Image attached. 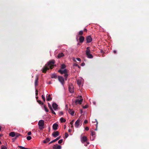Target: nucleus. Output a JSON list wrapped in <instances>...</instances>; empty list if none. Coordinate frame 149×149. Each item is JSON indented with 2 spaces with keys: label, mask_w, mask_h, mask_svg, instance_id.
<instances>
[{
  "label": "nucleus",
  "mask_w": 149,
  "mask_h": 149,
  "mask_svg": "<svg viewBox=\"0 0 149 149\" xmlns=\"http://www.w3.org/2000/svg\"><path fill=\"white\" fill-rule=\"evenodd\" d=\"M37 101L39 103V104H41L42 105H44V104L40 100H37Z\"/></svg>",
  "instance_id": "nucleus-28"
},
{
  "label": "nucleus",
  "mask_w": 149,
  "mask_h": 149,
  "mask_svg": "<svg viewBox=\"0 0 149 149\" xmlns=\"http://www.w3.org/2000/svg\"><path fill=\"white\" fill-rule=\"evenodd\" d=\"M38 79L36 78L35 80V86L37 85L38 84Z\"/></svg>",
  "instance_id": "nucleus-30"
},
{
  "label": "nucleus",
  "mask_w": 149,
  "mask_h": 149,
  "mask_svg": "<svg viewBox=\"0 0 149 149\" xmlns=\"http://www.w3.org/2000/svg\"><path fill=\"white\" fill-rule=\"evenodd\" d=\"M69 90L70 93H73L74 92V90L72 86H69Z\"/></svg>",
  "instance_id": "nucleus-15"
},
{
  "label": "nucleus",
  "mask_w": 149,
  "mask_h": 149,
  "mask_svg": "<svg viewBox=\"0 0 149 149\" xmlns=\"http://www.w3.org/2000/svg\"><path fill=\"white\" fill-rule=\"evenodd\" d=\"M85 65V64L84 62L81 63V66H84Z\"/></svg>",
  "instance_id": "nucleus-52"
},
{
  "label": "nucleus",
  "mask_w": 149,
  "mask_h": 149,
  "mask_svg": "<svg viewBox=\"0 0 149 149\" xmlns=\"http://www.w3.org/2000/svg\"><path fill=\"white\" fill-rule=\"evenodd\" d=\"M43 107H44V110L45 111L47 112H48L49 111V110L47 109V107H46V106H45V105L44 104V105H43Z\"/></svg>",
  "instance_id": "nucleus-25"
},
{
  "label": "nucleus",
  "mask_w": 149,
  "mask_h": 149,
  "mask_svg": "<svg viewBox=\"0 0 149 149\" xmlns=\"http://www.w3.org/2000/svg\"><path fill=\"white\" fill-rule=\"evenodd\" d=\"M113 52L114 54H115L116 53V50H113Z\"/></svg>",
  "instance_id": "nucleus-56"
},
{
  "label": "nucleus",
  "mask_w": 149,
  "mask_h": 149,
  "mask_svg": "<svg viewBox=\"0 0 149 149\" xmlns=\"http://www.w3.org/2000/svg\"><path fill=\"white\" fill-rule=\"evenodd\" d=\"M51 77L52 78L56 79L57 77V75L55 73L52 74L51 75Z\"/></svg>",
  "instance_id": "nucleus-21"
},
{
  "label": "nucleus",
  "mask_w": 149,
  "mask_h": 149,
  "mask_svg": "<svg viewBox=\"0 0 149 149\" xmlns=\"http://www.w3.org/2000/svg\"><path fill=\"white\" fill-rule=\"evenodd\" d=\"M65 67H66V66L65 65H64V64H62L61 65V68L60 69H65Z\"/></svg>",
  "instance_id": "nucleus-26"
},
{
  "label": "nucleus",
  "mask_w": 149,
  "mask_h": 149,
  "mask_svg": "<svg viewBox=\"0 0 149 149\" xmlns=\"http://www.w3.org/2000/svg\"><path fill=\"white\" fill-rule=\"evenodd\" d=\"M56 141V139H54L52 141H50L49 143V144H50L51 143H53V142H54L55 141Z\"/></svg>",
  "instance_id": "nucleus-32"
},
{
  "label": "nucleus",
  "mask_w": 149,
  "mask_h": 149,
  "mask_svg": "<svg viewBox=\"0 0 149 149\" xmlns=\"http://www.w3.org/2000/svg\"><path fill=\"white\" fill-rule=\"evenodd\" d=\"M58 80L61 83L63 86V84L64 83V80L63 77L61 76H58Z\"/></svg>",
  "instance_id": "nucleus-3"
},
{
  "label": "nucleus",
  "mask_w": 149,
  "mask_h": 149,
  "mask_svg": "<svg viewBox=\"0 0 149 149\" xmlns=\"http://www.w3.org/2000/svg\"><path fill=\"white\" fill-rule=\"evenodd\" d=\"M59 132L58 131H56L54 132L52 134V136L54 137H56L59 135Z\"/></svg>",
  "instance_id": "nucleus-9"
},
{
  "label": "nucleus",
  "mask_w": 149,
  "mask_h": 149,
  "mask_svg": "<svg viewBox=\"0 0 149 149\" xmlns=\"http://www.w3.org/2000/svg\"><path fill=\"white\" fill-rule=\"evenodd\" d=\"M51 82L50 81L49 82V84H51Z\"/></svg>",
  "instance_id": "nucleus-63"
},
{
  "label": "nucleus",
  "mask_w": 149,
  "mask_h": 149,
  "mask_svg": "<svg viewBox=\"0 0 149 149\" xmlns=\"http://www.w3.org/2000/svg\"><path fill=\"white\" fill-rule=\"evenodd\" d=\"M26 139L28 140H30L31 139V136H27L26 137Z\"/></svg>",
  "instance_id": "nucleus-34"
},
{
  "label": "nucleus",
  "mask_w": 149,
  "mask_h": 149,
  "mask_svg": "<svg viewBox=\"0 0 149 149\" xmlns=\"http://www.w3.org/2000/svg\"><path fill=\"white\" fill-rule=\"evenodd\" d=\"M86 40L87 43H90L92 41V38L90 36L86 37Z\"/></svg>",
  "instance_id": "nucleus-12"
},
{
  "label": "nucleus",
  "mask_w": 149,
  "mask_h": 149,
  "mask_svg": "<svg viewBox=\"0 0 149 149\" xmlns=\"http://www.w3.org/2000/svg\"><path fill=\"white\" fill-rule=\"evenodd\" d=\"M89 48H90V47H87L86 48V52H87V51H89V52H90V50L89 49Z\"/></svg>",
  "instance_id": "nucleus-43"
},
{
  "label": "nucleus",
  "mask_w": 149,
  "mask_h": 149,
  "mask_svg": "<svg viewBox=\"0 0 149 149\" xmlns=\"http://www.w3.org/2000/svg\"><path fill=\"white\" fill-rule=\"evenodd\" d=\"M85 130H86V131H88L89 130V128L87 127H85Z\"/></svg>",
  "instance_id": "nucleus-49"
},
{
  "label": "nucleus",
  "mask_w": 149,
  "mask_h": 149,
  "mask_svg": "<svg viewBox=\"0 0 149 149\" xmlns=\"http://www.w3.org/2000/svg\"><path fill=\"white\" fill-rule=\"evenodd\" d=\"M88 144L86 143H84V146H88Z\"/></svg>",
  "instance_id": "nucleus-58"
},
{
  "label": "nucleus",
  "mask_w": 149,
  "mask_h": 149,
  "mask_svg": "<svg viewBox=\"0 0 149 149\" xmlns=\"http://www.w3.org/2000/svg\"><path fill=\"white\" fill-rule=\"evenodd\" d=\"M76 59L79 61H81V59L79 58H77Z\"/></svg>",
  "instance_id": "nucleus-47"
},
{
  "label": "nucleus",
  "mask_w": 149,
  "mask_h": 149,
  "mask_svg": "<svg viewBox=\"0 0 149 149\" xmlns=\"http://www.w3.org/2000/svg\"><path fill=\"white\" fill-rule=\"evenodd\" d=\"M64 74V77L65 78V80H66L67 79V77L68 76V74H67V73H66Z\"/></svg>",
  "instance_id": "nucleus-27"
},
{
  "label": "nucleus",
  "mask_w": 149,
  "mask_h": 149,
  "mask_svg": "<svg viewBox=\"0 0 149 149\" xmlns=\"http://www.w3.org/2000/svg\"><path fill=\"white\" fill-rule=\"evenodd\" d=\"M73 66L75 67H77L79 68H80V66L77 63H74L73 65Z\"/></svg>",
  "instance_id": "nucleus-31"
},
{
  "label": "nucleus",
  "mask_w": 149,
  "mask_h": 149,
  "mask_svg": "<svg viewBox=\"0 0 149 149\" xmlns=\"http://www.w3.org/2000/svg\"><path fill=\"white\" fill-rule=\"evenodd\" d=\"M73 60L74 61H76V60H75V59L74 58V59H73Z\"/></svg>",
  "instance_id": "nucleus-62"
},
{
  "label": "nucleus",
  "mask_w": 149,
  "mask_h": 149,
  "mask_svg": "<svg viewBox=\"0 0 149 149\" xmlns=\"http://www.w3.org/2000/svg\"><path fill=\"white\" fill-rule=\"evenodd\" d=\"M52 107L55 110H57L58 109V105L55 103H53L52 104Z\"/></svg>",
  "instance_id": "nucleus-13"
},
{
  "label": "nucleus",
  "mask_w": 149,
  "mask_h": 149,
  "mask_svg": "<svg viewBox=\"0 0 149 149\" xmlns=\"http://www.w3.org/2000/svg\"><path fill=\"white\" fill-rule=\"evenodd\" d=\"M88 121L87 120H84V123L86 124L88 123Z\"/></svg>",
  "instance_id": "nucleus-48"
},
{
  "label": "nucleus",
  "mask_w": 149,
  "mask_h": 149,
  "mask_svg": "<svg viewBox=\"0 0 149 149\" xmlns=\"http://www.w3.org/2000/svg\"><path fill=\"white\" fill-rule=\"evenodd\" d=\"M95 121L96 122V128L95 129V130L96 131L97 130V126L98 122H97L96 119H95Z\"/></svg>",
  "instance_id": "nucleus-39"
},
{
  "label": "nucleus",
  "mask_w": 149,
  "mask_h": 149,
  "mask_svg": "<svg viewBox=\"0 0 149 149\" xmlns=\"http://www.w3.org/2000/svg\"><path fill=\"white\" fill-rule=\"evenodd\" d=\"M84 30L85 31H87V29H84Z\"/></svg>",
  "instance_id": "nucleus-61"
},
{
  "label": "nucleus",
  "mask_w": 149,
  "mask_h": 149,
  "mask_svg": "<svg viewBox=\"0 0 149 149\" xmlns=\"http://www.w3.org/2000/svg\"><path fill=\"white\" fill-rule=\"evenodd\" d=\"M93 103L94 104H96V102H93Z\"/></svg>",
  "instance_id": "nucleus-59"
},
{
  "label": "nucleus",
  "mask_w": 149,
  "mask_h": 149,
  "mask_svg": "<svg viewBox=\"0 0 149 149\" xmlns=\"http://www.w3.org/2000/svg\"><path fill=\"white\" fill-rule=\"evenodd\" d=\"M58 72L61 74L67 73V71L66 69H59L58 70Z\"/></svg>",
  "instance_id": "nucleus-7"
},
{
  "label": "nucleus",
  "mask_w": 149,
  "mask_h": 149,
  "mask_svg": "<svg viewBox=\"0 0 149 149\" xmlns=\"http://www.w3.org/2000/svg\"><path fill=\"white\" fill-rule=\"evenodd\" d=\"M50 140V139L49 138H47L45 140H44L43 141V142L44 143H46L47 142H48Z\"/></svg>",
  "instance_id": "nucleus-20"
},
{
  "label": "nucleus",
  "mask_w": 149,
  "mask_h": 149,
  "mask_svg": "<svg viewBox=\"0 0 149 149\" xmlns=\"http://www.w3.org/2000/svg\"><path fill=\"white\" fill-rule=\"evenodd\" d=\"M1 127L0 126V131H1Z\"/></svg>",
  "instance_id": "nucleus-64"
},
{
  "label": "nucleus",
  "mask_w": 149,
  "mask_h": 149,
  "mask_svg": "<svg viewBox=\"0 0 149 149\" xmlns=\"http://www.w3.org/2000/svg\"><path fill=\"white\" fill-rule=\"evenodd\" d=\"M31 134V132H29L28 133V134L29 135H30Z\"/></svg>",
  "instance_id": "nucleus-53"
},
{
  "label": "nucleus",
  "mask_w": 149,
  "mask_h": 149,
  "mask_svg": "<svg viewBox=\"0 0 149 149\" xmlns=\"http://www.w3.org/2000/svg\"><path fill=\"white\" fill-rule=\"evenodd\" d=\"M83 101V99L81 98L80 100L76 99L74 102L76 104H81Z\"/></svg>",
  "instance_id": "nucleus-8"
},
{
  "label": "nucleus",
  "mask_w": 149,
  "mask_h": 149,
  "mask_svg": "<svg viewBox=\"0 0 149 149\" xmlns=\"http://www.w3.org/2000/svg\"><path fill=\"white\" fill-rule=\"evenodd\" d=\"M48 106H49V109L51 110H52V108L51 105H50V103H48Z\"/></svg>",
  "instance_id": "nucleus-35"
},
{
  "label": "nucleus",
  "mask_w": 149,
  "mask_h": 149,
  "mask_svg": "<svg viewBox=\"0 0 149 149\" xmlns=\"http://www.w3.org/2000/svg\"><path fill=\"white\" fill-rule=\"evenodd\" d=\"M42 98L43 99V101H45V98L44 96L43 95H42Z\"/></svg>",
  "instance_id": "nucleus-41"
},
{
  "label": "nucleus",
  "mask_w": 149,
  "mask_h": 149,
  "mask_svg": "<svg viewBox=\"0 0 149 149\" xmlns=\"http://www.w3.org/2000/svg\"><path fill=\"white\" fill-rule=\"evenodd\" d=\"M15 139H16L18 136H20L21 135V134H19L17 133H15Z\"/></svg>",
  "instance_id": "nucleus-24"
},
{
  "label": "nucleus",
  "mask_w": 149,
  "mask_h": 149,
  "mask_svg": "<svg viewBox=\"0 0 149 149\" xmlns=\"http://www.w3.org/2000/svg\"><path fill=\"white\" fill-rule=\"evenodd\" d=\"M87 140V137L85 136H84L81 139V142L82 143H84V142H86Z\"/></svg>",
  "instance_id": "nucleus-10"
},
{
  "label": "nucleus",
  "mask_w": 149,
  "mask_h": 149,
  "mask_svg": "<svg viewBox=\"0 0 149 149\" xmlns=\"http://www.w3.org/2000/svg\"><path fill=\"white\" fill-rule=\"evenodd\" d=\"M55 63V61L54 60H52L49 61L47 64H46L44 68H42V72L45 73L46 71L49 68L51 69L53 68L54 67L53 64Z\"/></svg>",
  "instance_id": "nucleus-1"
},
{
  "label": "nucleus",
  "mask_w": 149,
  "mask_h": 149,
  "mask_svg": "<svg viewBox=\"0 0 149 149\" xmlns=\"http://www.w3.org/2000/svg\"><path fill=\"white\" fill-rule=\"evenodd\" d=\"M61 138V136H58V137H57L55 139L56 140V141H57L58 140V139H59Z\"/></svg>",
  "instance_id": "nucleus-50"
},
{
  "label": "nucleus",
  "mask_w": 149,
  "mask_h": 149,
  "mask_svg": "<svg viewBox=\"0 0 149 149\" xmlns=\"http://www.w3.org/2000/svg\"><path fill=\"white\" fill-rule=\"evenodd\" d=\"M7 147L4 146H2L1 149H6Z\"/></svg>",
  "instance_id": "nucleus-37"
},
{
  "label": "nucleus",
  "mask_w": 149,
  "mask_h": 149,
  "mask_svg": "<svg viewBox=\"0 0 149 149\" xmlns=\"http://www.w3.org/2000/svg\"><path fill=\"white\" fill-rule=\"evenodd\" d=\"M84 37L83 36H80L79 38V42H82L84 40Z\"/></svg>",
  "instance_id": "nucleus-17"
},
{
  "label": "nucleus",
  "mask_w": 149,
  "mask_h": 149,
  "mask_svg": "<svg viewBox=\"0 0 149 149\" xmlns=\"http://www.w3.org/2000/svg\"><path fill=\"white\" fill-rule=\"evenodd\" d=\"M91 135L92 136H93L95 134V132H93V131H91Z\"/></svg>",
  "instance_id": "nucleus-33"
},
{
  "label": "nucleus",
  "mask_w": 149,
  "mask_h": 149,
  "mask_svg": "<svg viewBox=\"0 0 149 149\" xmlns=\"http://www.w3.org/2000/svg\"><path fill=\"white\" fill-rule=\"evenodd\" d=\"M65 110H68V104H66L65 105Z\"/></svg>",
  "instance_id": "nucleus-45"
},
{
  "label": "nucleus",
  "mask_w": 149,
  "mask_h": 149,
  "mask_svg": "<svg viewBox=\"0 0 149 149\" xmlns=\"http://www.w3.org/2000/svg\"><path fill=\"white\" fill-rule=\"evenodd\" d=\"M83 79L82 78H80L79 79L77 80V84L79 86H80L83 83Z\"/></svg>",
  "instance_id": "nucleus-6"
},
{
  "label": "nucleus",
  "mask_w": 149,
  "mask_h": 149,
  "mask_svg": "<svg viewBox=\"0 0 149 149\" xmlns=\"http://www.w3.org/2000/svg\"><path fill=\"white\" fill-rule=\"evenodd\" d=\"M52 99V98L51 97V95H49L47 97V100L48 101H49L51 100Z\"/></svg>",
  "instance_id": "nucleus-23"
},
{
  "label": "nucleus",
  "mask_w": 149,
  "mask_h": 149,
  "mask_svg": "<svg viewBox=\"0 0 149 149\" xmlns=\"http://www.w3.org/2000/svg\"><path fill=\"white\" fill-rule=\"evenodd\" d=\"M64 56V54L63 53H59L58 54V58H60Z\"/></svg>",
  "instance_id": "nucleus-19"
},
{
  "label": "nucleus",
  "mask_w": 149,
  "mask_h": 149,
  "mask_svg": "<svg viewBox=\"0 0 149 149\" xmlns=\"http://www.w3.org/2000/svg\"><path fill=\"white\" fill-rule=\"evenodd\" d=\"M68 112L71 115L73 116L74 113V111L71 109H69Z\"/></svg>",
  "instance_id": "nucleus-16"
},
{
  "label": "nucleus",
  "mask_w": 149,
  "mask_h": 149,
  "mask_svg": "<svg viewBox=\"0 0 149 149\" xmlns=\"http://www.w3.org/2000/svg\"><path fill=\"white\" fill-rule=\"evenodd\" d=\"M74 120H72L71 122L70 123V124L71 125V127H73V121Z\"/></svg>",
  "instance_id": "nucleus-38"
},
{
  "label": "nucleus",
  "mask_w": 149,
  "mask_h": 149,
  "mask_svg": "<svg viewBox=\"0 0 149 149\" xmlns=\"http://www.w3.org/2000/svg\"><path fill=\"white\" fill-rule=\"evenodd\" d=\"M18 147H19L20 148H22L23 149H29V148H25L24 147L22 146H18Z\"/></svg>",
  "instance_id": "nucleus-29"
},
{
  "label": "nucleus",
  "mask_w": 149,
  "mask_h": 149,
  "mask_svg": "<svg viewBox=\"0 0 149 149\" xmlns=\"http://www.w3.org/2000/svg\"><path fill=\"white\" fill-rule=\"evenodd\" d=\"M60 114H61V115H63V112L62 111H61L60 112Z\"/></svg>",
  "instance_id": "nucleus-55"
},
{
  "label": "nucleus",
  "mask_w": 149,
  "mask_h": 149,
  "mask_svg": "<svg viewBox=\"0 0 149 149\" xmlns=\"http://www.w3.org/2000/svg\"><path fill=\"white\" fill-rule=\"evenodd\" d=\"M79 34L80 35H82L83 34V31L81 30L79 31Z\"/></svg>",
  "instance_id": "nucleus-42"
},
{
  "label": "nucleus",
  "mask_w": 149,
  "mask_h": 149,
  "mask_svg": "<svg viewBox=\"0 0 149 149\" xmlns=\"http://www.w3.org/2000/svg\"><path fill=\"white\" fill-rule=\"evenodd\" d=\"M86 54L87 57L89 58H93V56L91 54H90V52L89 51L86 52Z\"/></svg>",
  "instance_id": "nucleus-5"
},
{
  "label": "nucleus",
  "mask_w": 149,
  "mask_h": 149,
  "mask_svg": "<svg viewBox=\"0 0 149 149\" xmlns=\"http://www.w3.org/2000/svg\"><path fill=\"white\" fill-rule=\"evenodd\" d=\"M60 120L61 123L65 122L66 121L65 119L63 117H61L60 118Z\"/></svg>",
  "instance_id": "nucleus-22"
},
{
  "label": "nucleus",
  "mask_w": 149,
  "mask_h": 149,
  "mask_svg": "<svg viewBox=\"0 0 149 149\" xmlns=\"http://www.w3.org/2000/svg\"><path fill=\"white\" fill-rule=\"evenodd\" d=\"M63 141V140L62 139H61L58 141V143H61Z\"/></svg>",
  "instance_id": "nucleus-40"
},
{
  "label": "nucleus",
  "mask_w": 149,
  "mask_h": 149,
  "mask_svg": "<svg viewBox=\"0 0 149 149\" xmlns=\"http://www.w3.org/2000/svg\"><path fill=\"white\" fill-rule=\"evenodd\" d=\"M88 106L87 105H85L83 107V108L84 109H86L88 107Z\"/></svg>",
  "instance_id": "nucleus-51"
},
{
  "label": "nucleus",
  "mask_w": 149,
  "mask_h": 149,
  "mask_svg": "<svg viewBox=\"0 0 149 149\" xmlns=\"http://www.w3.org/2000/svg\"><path fill=\"white\" fill-rule=\"evenodd\" d=\"M71 131H72V130L70 129H69L68 130V131L69 132H71Z\"/></svg>",
  "instance_id": "nucleus-57"
},
{
  "label": "nucleus",
  "mask_w": 149,
  "mask_h": 149,
  "mask_svg": "<svg viewBox=\"0 0 149 149\" xmlns=\"http://www.w3.org/2000/svg\"><path fill=\"white\" fill-rule=\"evenodd\" d=\"M86 143L88 144V145L89 144V142H86Z\"/></svg>",
  "instance_id": "nucleus-60"
},
{
  "label": "nucleus",
  "mask_w": 149,
  "mask_h": 149,
  "mask_svg": "<svg viewBox=\"0 0 149 149\" xmlns=\"http://www.w3.org/2000/svg\"><path fill=\"white\" fill-rule=\"evenodd\" d=\"M68 136V134L67 133H65V138H67Z\"/></svg>",
  "instance_id": "nucleus-36"
},
{
  "label": "nucleus",
  "mask_w": 149,
  "mask_h": 149,
  "mask_svg": "<svg viewBox=\"0 0 149 149\" xmlns=\"http://www.w3.org/2000/svg\"><path fill=\"white\" fill-rule=\"evenodd\" d=\"M58 127V125L56 123H54L52 126L53 129L54 130H56L57 129Z\"/></svg>",
  "instance_id": "nucleus-14"
},
{
  "label": "nucleus",
  "mask_w": 149,
  "mask_h": 149,
  "mask_svg": "<svg viewBox=\"0 0 149 149\" xmlns=\"http://www.w3.org/2000/svg\"><path fill=\"white\" fill-rule=\"evenodd\" d=\"M15 135V133L14 132H10L9 134V136L12 137H14Z\"/></svg>",
  "instance_id": "nucleus-18"
},
{
  "label": "nucleus",
  "mask_w": 149,
  "mask_h": 149,
  "mask_svg": "<svg viewBox=\"0 0 149 149\" xmlns=\"http://www.w3.org/2000/svg\"><path fill=\"white\" fill-rule=\"evenodd\" d=\"M52 110V113L54 115H56V113L53 110V109H52V110Z\"/></svg>",
  "instance_id": "nucleus-46"
},
{
  "label": "nucleus",
  "mask_w": 149,
  "mask_h": 149,
  "mask_svg": "<svg viewBox=\"0 0 149 149\" xmlns=\"http://www.w3.org/2000/svg\"><path fill=\"white\" fill-rule=\"evenodd\" d=\"M38 125L39 127V128L40 130H42L44 128V121L43 120H40L38 122Z\"/></svg>",
  "instance_id": "nucleus-2"
},
{
  "label": "nucleus",
  "mask_w": 149,
  "mask_h": 149,
  "mask_svg": "<svg viewBox=\"0 0 149 149\" xmlns=\"http://www.w3.org/2000/svg\"><path fill=\"white\" fill-rule=\"evenodd\" d=\"M38 91L37 90H36V98H38V97H36V96L38 95Z\"/></svg>",
  "instance_id": "nucleus-44"
},
{
  "label": "nucleus",
  "mask_w": 149,
  "mask_h": 149,
  "mask_svg": "<svg viewBox=\"0 0 149 149\" xmlns=\"http://www.w3.org/2000/svg\"><path fill=\"white\" fill-rule=\"evenodd\" d=\"M94 139V138L93 137H91V140L93 141V140Z\"/></svg>",
  "instance_id": "nucleus-54"
},
{
  "label": "nucleus",
  "mask_w": 149,
  "mask_h": 149,
  "mask_svg": "<svg viewBox=\"0 0 149 149\" xmlns=\"http://www.w3.org/2000/svg\"><path fill=\"white\" fill-rule=\"evenodd\" d=\"M81 121L80 119L78 118L75 123V126L76 128H78L80 126V122Z\"/></svg>",
  "instance_id": "nucleus-4"
},
{
  "label": "nucleus",
  "mask_w": 149,
  "mask_h": 149,
  "mask_svg": "<svg viewBox=\"0 0 149 149\" xmlns=\"http://www.w3.org/2000/svg\"><path fill=\"white\" fill-rule=\"evenodd\" d=\"M53 148L54 149H61V146L60 145L56 144L54 145Z\"/></svg>",
  "instance_id": "nucleus-11"
}]
</instances>
